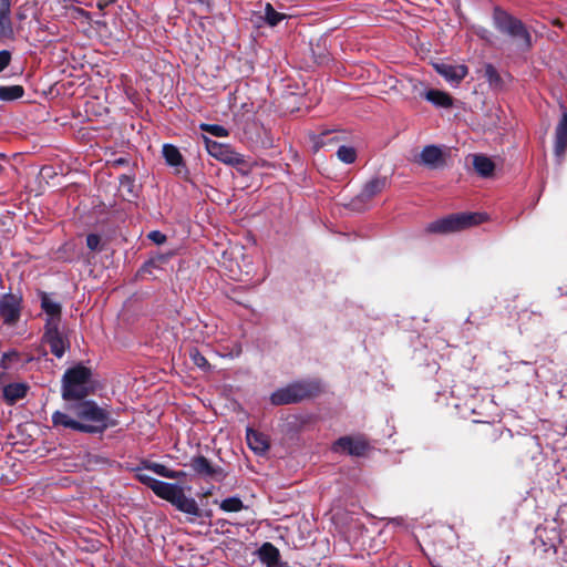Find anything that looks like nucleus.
Returning a JSON list of instances; mask_svg holds the SVG:
<instances>
[{
	"mask_svg": "<svg viewBox=\"0 0 567 567\" xmlns=\"http://www.w3.org/2000/svg\"><path fill=\"white\" fill-rule=\"evenodd\" d=\"M92 370L82 363L65 370L61 380V396L65 401L64 410L52 413V427L59 432L71 430L86 434H102L114 427L118 421L87 396L91 386Z\"/></svg>",
	"mask_w": 567,
	"mask_h": 567,
	"instance_id": "1",
	"label": "nucleus"
},
{
	"mask_svg": "<svg viewBox=\"0 0 567 567\" xmlns=\"http://www.w3.org/2000/svg\"><path fill=\"white\" fill-rule=\"evenodd\" d=\"M143 470L152 471L162 477L172 480H181L186 477V473L184 471H174L162 463H156L146 458H142L138 465L132 468L134 472V477L141 484L151 488L157 497L171 503L179 512L192 515L194 517H202V511L197 502L192 497H187L182 486L158 481L143 473Z\"/></svg>",
	"mask_w": 567,
	"mask_h": 567,
	"instance_id": "2",
	"label": "nucleus"
},
{
	"mask_svg": "<svg viewBox=\"0 0 567 567\" xmlns=\"http://www.w3.org/2000/svg\"><path fill=\"white\" fill-rule=\"evenodd\" d=\"M322 392V383L319 380L305 379L277 389L271 393L270 402L276 406L297 404L306 400L318 398Z\"/></svg>",
	"mask_w": 567,
	"mask_h": 567,
	"instance_id": "3",
	"label": "nucleus"
},
{
	"mask_svg": "<svg viewBox=\"0 0 567 567\" xmlns=\"http://www.w3.org/2000/svg\"><path fill=\"white\" fill-rule=\"evenodd\" d=\"M485 215L481 213H455L431 221L425 227V233L447 235L462 231L485 221Z\"/></svg>",
	"mask_w": 567,
	"mask_h": 567,
	"instance_id": "4",
	"label": "nucleus"
},
{
	"mask_svg": "<svg viewBox=\"0 0 567 567\" xmlns=\"http://www.w3.org/2000/svg\"><path fill=\"white\" fill-rule=\"evenodd\" d=\"M493 21L499 32L522 40L523 50L529 51L532 49V35L522 20L508 13L503 8L495 7L493 10Z\"/></svg>",
	"mask_w": 567,
	"mask_h": 567,
	"instance_id": "5",
	"label": "nucleus"
},
{
	"mask_svg": "<svg viewBox=\"0 0 567 567\" xmlns=\"http://www.w3.org/2000/svg\"><path fill=\"white\" fill-rule=\"evenodd\" d=\"M390 186L386 176H375L368 181L360 193L354 196L346 206L353 212H364L371 207L374 197L383 193Z\"/></svg>",
	"mask_w": 567,
	"mask_h": 567,
	"instance_id": "6",
	"label": "nucleus"
},
{
	"mask_svg": "<svg viewBox=\"0 0 567 567\" xmlns=\"http://www.w3.org/2000/svg\"><path fill=\"white\" fill-rule=\"evenodd\" d=\"M23 311V295L20 290L0 295V319L6 327H16Z\"/></svg>",
	"mask_w": 567,
	"mask_h": 567,
	"instance_id": "7",
	"label": "nucleus"
},
{
	"mask_svg": "<svg viewBox=\"0 0 567 567\" xmlns=\"http://www.w3.org/2000/svg\"><path fill=\"white\" fill-rule=\"evenodd\" d=\"M41 342L50 347L51 353L61 359L70 349V340L66 334L60 330V324L44 323Z\"/></svg>",
	"mask_w": 567,
	"mask_h": 567,
	"instance_id": "8",
	"label": "nucleus"
},
{
	"mask_svg": "<svg viewBox=\"0 0 567 567\" xmlns=\"http://www.w3.org/2000/svg\"><path fill=\"white\" fill-rule=\"evenodd\" d=\"M370 445L367 439L362 435L352 436L344 435L339 437L332 444V451L334 453H344L351 456H364L369 451Z\"/></svg>",
	"mask_w": 567,
	"mask_h": 567,
	"instance_id": "9",
	"label": "nucleus"
},
{
	"mask_svg": "<svg viewBox=\"0 0 567 567\" xmlns=\"http://www.w3.org/2000/svg\"><path fill=\"white\" fill-rule=\"evenodd\" d=\"M37 296L40 300V308L45 313L47 318L44 323L61 324L62 321V305L56 299L55 292H47L38 289Z\"/></svg>",
	"mask_w": 567,
	"mask_h": 567,
	"instance_id": "10",
	"label": "nucleus"
},
{
	"mask_svg": "<svg viewBox=\"0 0 567 567\" xmlns=\"http://www.w3.org/2000/svg\"><path fill=\"white\" fill-rule=\"evenodd\" d=\"M189 466L195 474L216 482H221L227 476V473L223 467L212 464V462L204 455L193 456L189 460Z\"/></svg>",
	"mask_w": 567,
	"mask_h": 567,
	"instance_id": "11",
	"label": "nucleus"
},
{
	"mask_svg": "<svg viewBox=\"0 0 567 567\" xmlns=\"http://www.w3.org/2000/svg\"><path fill=\"white\" fill-rule=\"evenodd\" d=\"M205 145L207 152L213 157L225 164L239 165L244 163L243 156L235 152L229 145L221 144L210 138H205Z\"/></svg>",
	"mask_w": 567,
	"mask_h": 567,
	"instance_id": "12",
	"label": "nucleus"
},
{
	"mask_svg": "<svg viewBox=\"0 0 567 567\" xmlns=\"http://www.w3.org/2000/svg\"><path fill=\"white\" fill-rule=\"evenodd\" d=\"M416 163L429 169H442L446 165V154L437 145H426L421 151Z\"/></svg>",
	"mask_w": 567,
	"mask_h": 567,
	"instance_id": "13",
	"label": "nucleus"
},
{
	"mask_svg": "<svg viewBox=\"0 0 567 567\" xmlns=\"http://www.w3.org/2000/svg\"><path fill=\"white\" fill-rule=\"evenodd\" d=\"M434 70L451 83L458 84L468 73V69L464 64H450L437 62L433 64Z\"/></svg>",
	"mask_w": 567,
	"mask_h": 567,
	"instance_id": "14",
	"label": "nucleus"
},
{
	"mask_svg": "<svg viewBox=\"0 0 567 567\" xmlns=\"http://www.w3.org/2000/svg\"><path fill=\"white\" fill-rule=\"evenodd\" d=\"M567 151V112H563L555 130L554 153L558 161H563Z\"/></svg>",
	"mask_w": 567,
	"mask_h": 567,
	"instance_id": "15",
	"label": "nucleus"
},
{
	"mask_svg": "<svg viewBox=\"0 0 567 567\" xmlns=\"http://www.w3.org/2000/svg\"><path fill=\"white\" fill-rule=\"evenodd\" d=\"M246 441L248 446L259 455L265 454L270 447L267 435L252 429H247Z\"/></svg>",
	"mask_w": 567,
	"mask_h": 567,
	"instance_id": "16",
	"label": "nucleus"
},
{
	"mask_svg": "<svg viewBox=\"0 0 567 567\" xmlns=\"http://www.w3.org/2000/svg\"><path fill=\"white\" fill-rule=\"evenodd\" d=\"M12 35L11 2L10 0H0V38H11Z\"/></svg>",
	"mask_w": 567,
	"mask_h": 567,
	"instance_id": "17",
	"label": "nucleus"
},
{
	"mask_svg": "<svg viewBox=\"0 0 567 567\" xmlns=\"http://www.w3.org/2000/svg\"><path fill=\"white\" fill-rule=\"evenodd\" d=\"M420 95L437 107L450 109L453 106V97L444 91L430 89L425 92H420Z\"/></svg>",
	"mask_w": 567,
	"mask_h": 567,
	"instance_id": "18",
	"label": "nucleus"
},
{
	"mask_svg": "<svg viewBox=\"0 0 567 567\" xmlns=\"http://www.w3.org/2000/svg\"><path fill=\"white\" fill-rule=\"evenodd\" d=\"M259 559L267 567H277L280 560L279 549L271 543H264L258 549Z\"/></svg>",
	"mask_w": 567,
	"mask_h": 567,
	"instance_id": "19",
	"label": "nucleus"
},
{
	"mask_svg": "<svg viewBox=\"0 0 567 567\" xmlns=\"http://www.w3.org/2000/svg\"><path fill=\"white\" fill-rule=\"evenodd\" d=\"M28 390L24 383H9L3 388V398L8 404H14L27 395Z\"/></svg>",
	"mask_w": 567,
	"mask_h": 567,
	"instance_id": "20",
	"label": "nucleus"
},
{
	"mask_svg": "<svg viewBox=\"0 0 567 567\" xmlns=\"http://www.w3.org/2000/svg\"><path fill=\"white\" fill-rule=\"evenodd\" d=\"M473 167L480 176L489 177L494 173L495 164L486 155L476 154L473 156Z\"/></svg>",
	"mask_w": 567,
	"mask_h": 567,
	"instance_id": "21",
	"label": "nucleus"
},
{
	"mask_svg": "<svg viewBox=\"0 0 567 567\" xmlns=\"http://www.w3.org/2000/svg\"><path fill=\"white\" fill-rule=\"evenodd\" d=\"M24 95L22 85H0V101L11 102L21 99Z\"/></svg>",
	"mask_w": 567,
	"mask_h": 567,
	"instance_id": "22",
	"label": "nucleus"
},
{
	"mask_svg": "<svg viewBox=\"0 0 567 567\" xmlns=\"http://www.w3.org/2000/svg\"><path fill=\"white\" fill-rule=\"evenodd\" d=\"M163 156L169 166L177 167L184 162L179 150L173 144H164Z\"/></svg>",
	"mask_w": 567,
	"mask_h": 567,
	"instance_id": "23",
	"label": "nucleus"
},
{
	"mask_svg": "<svg viewBox=\"0 0 567 567\" xmlns=\"http://www.w3.org/2000/svg\"><path fill=\"white\" fill-rule=\"evenodd\" d=\"M285 13L277 12L271 3L265 6V21L270 27H276L279 22L286 19Z\"/></svg>",
	"mask_w": 567,
	"mask_h": 567,
	"instance_id": "24",
	"label": "nucleus"
},
{
	"mask_svg": "<svg viewBox=\"0 0 567 567\" xmlns=\"http://www.w3.org/2000/svg\"><path fill=\"white\" fill-rule=\"evenodd\" d=\"M166 260H167V258L164 255H159L155 258H151L142 265V267L138 270V274L141 276L146 275V274L152 275V269L159 268V266L162 264H164Z\"/></svg>",
	"mask_w": 567,
	"mask_h": 567,
	"instance_id": "25",
	"label": "nucleus"
},
{
	"mask_svg": "<svg viewBox=\"0 0 567 567\" xmlns=\"http://www.w3.org/2000/svg\"><path fill=\"white\" fill-rule=\"evenodd\" d=\"M484 76L492 86H501L503 81L496 68L487 63L484 68Z\"/></svg>",
	"mask_w": 567,
	"mask_h": 567,
	"instance_id": "26",
	"label": "nucleus"
},
{
	"mask_svg": "<svg viewBox=\"0 0 567 567\" xmlns=\"http://www.w3.org/2000/svg\"><path fill=\"white\" fill-rule=\"evenodd\" d=\"M337 157L346 164H352L357 159V151L351 146L342 145L337 151Z\"/></svg>",
	"mask_w": 567,
	"mask_h": 567,
	"instance_id": "27",
	"label": "nucleus"
},
{
	"mask_svg": "<svg viewBox=\"0 0 567 567\" xmlns=\"http://www.w3.org/2000/svg\"><path fill=\"white\" fill-rule=\"evenodd\" d=\"M243 508H245L243 501L236 496L225 498L220 503V509L224 512H239Z\"/></svg>",
	"mask_w": 567,
	"mask_h": 567,
	"instance_id": "28",
	"label": "nucleus"
},
{
	"mask_svg": "<svg viewBox=\"0 0 567 567\" xmlns=\"http://www.w3.org/2000/svg\"><path fill=\"white\" fill-rule=\"evenodd\" d=\"M482 435L487 442H496L503 435V431L489 423H485L482 430Z\"/></svg>",
	"mask_w": 567,
	"mask_h": 567,
	"instance_id": "29",
	"label": "nucleus"
},
{
	"mask_svg": "<svg viewBox=\"0 0 567 567\" xmlns=\"http://www.w3.org/2000/svg\"><path fill=\"white\" fill-rule=\"evenodd\" d=\"M189 357L193 361V363L200 368L202 370H209L210 369V364L208 362V360L205 358V355L196 348L192 349L190 352H189Z\"/></svg>",
	"mask_w": 567,
	"mask_h": 567,
	"instance_id": "30",
	"label": "nucleus"
},
{
	"mask_svg": "<svg viewBox=\"0 0 567 567\" xmlns=\"http://www.w3.org/2000/svg\"><path fill=\"white\" fill-rule=\"evenodd\" d=\"M200 128L204 132H207L212 134L213 136L217 137H224L228 135V131L223 126L218 124H202Z\"/></svg>",
	"mask_w": 567,
	"mask_h": 567,
	"instance_id": "31",
	"label": "nucleus"
},
{
	"mask_svg": "<svg viewBox=\"0 0 567 567\" xmlns=\"http://www.w3.org/2000/svg\"><path fill=\"white\" fill-rule=\"evenodd\" d=\"M120 186L123 189H126V192L132 196L135 197L134 187H135V181L133 177L127 175H121L120 176Z\"/></svg>",
	"mask_w": 567,
	"mask_h": 567,
	"instance_id": "32",
	"label": "nucleus"
},
{
	"mask_svg": "<svg viewBox=\"0 0 567 567\" xmlns=\"http://www.w3.org/2000/svg\"><path fill=\"white\" fill-rule=\"evenodd\" d=\"M101 240L102 239H101L100 235L89 234L86 236V246L92 251H101L102 250Z\"/></svg>",
	"mask_w": 567,
	"mask_h": 567,
	"instance_id": "33",
	"label": "nucleus"
},
{
	"mask_svg": "<svg viewBox=\"0 0 567 567\" xmlns=\"http://www.w3.org/2000/svg\"><path fill=\"white\" fill-rule=\"evenodd\" d=\"M147 237L155 244L162 245L167 240V237L165 234H163L159 230H153L151 231Z\"/></svg>",
	"mask_w": 567,
	"mask_h": 567,
	"instance_id": "34",
	"label": "nucleus"
},
{
	"mask_svg": "<svg viewBox=\"0 0 567 567\" xmlns=\"http://www.w3.org/2000/svg\"><path fill=\"white\" fill-rule=\"evenodd\" d=\"M329 134H330V132H323V133H321L319 135H316L313 137V148H315L316 152L319 151L322 146L326 145V143H327L326 137Z\"/></svg>",
	"mask_w": 567,
	"mask_h": 567,
	"instance_id": "35",
	"label": "nucleus"
},
{
	"mask_svg": "<svg viewBox=\"0 0 567 567\" xmlns=\"http://www.w3.org/2000/svg\"><path fill=\"white\" fill-rule=\"evenodd\" d=\"M11 52L8 50L0 51V73L10 64Z\"/></svg>",
	"mask_w": 567,
	"mask_h": 567,
	"instance_id": "36",
	"label": "nucleus"
},
{
	"mask_svg": "<svg viewBox=\"0 0 567 567\" xmlns=\"http://www.w3.org/2000/svg\"><path fill=\"white\" fill-rule=\"evenodd\" d=\"M12 358H18V352L10 351V352L3 353L2 358H1V367L4 369L8 368L6 361H10Z\"/></svg>",
	"mask_w": 567,
	"mask_h": 567,
	"instance_id": "37",
	"label": "nucleus"
},
{
	"mask_svg": "<svg viewBox=\"0 0 567 567\" xmlns=\"http://www.w3.org/2000/svg\"><path fill=\"white\" fill-rule=\"evenodd\" d=\"M115 1L116 0H97L96 7L100 10H103L104 8H106L107 6H110L111 3L115 2Z\"/></svg>",
	"mask_w": 567,
	"mask_h": 567,
	"instance_id": "38",
	"label": "nucleus"
},
{
	"mask_svg": "<svg viewBox=\"0 0 567 567\" xmlns=\"http://www.w3.org/2000/svg\"><path fill=\"white\" fill-rule=\"evenodd\" d=\"M523 446L530 447V446H537L536 439L535 437H527L523 442Z\"/></svg>",
	"mask_w": 567,
	"mask_h": 567,
	"instance_id": "39",
	"label": "nucleus"
},
{
	"mask_svg": "<svg viewBox=\"0 0 567 567\" xmlns=\"http://www.w3.org/2000/svg\"><path fill=\"white\" fill-rule=\"evenodd\" d=\"M127 164H128V161L124 157H120L113 162L114 166H123V165H127Z\"/></svg>",
	"mask_w": 567,
	"mask_h": 567,
	"instance_id": "40",
	"label": "nucleus"
},
{
	"mask_svg": "<svg viewBox=\"0 0 567 567\" xmlns=\"http://www.w3.org/2000/svg\"><path fill=\"white\" fill-rule=\"evenodd\" d=\"M567 515V504H564L558 509V515Z\"/></svg>",
	"mask_w": 567,
	"mask_h": 567,
	"instance_id": "41",
	"label": "nucleus"
},
{
	"mask_svg": "<svg viewBox=\"0 0 567 567\" xmlns=\"http://www.w3.org/2000/svg\"><path fill=\"white\" fill-rule=\"evenodd\" d=\"M472 318H475V312H474V311H472V312L470 313V316H468V318H467V320H466V321L472 323Z\"/></svg>",
	"mask_w": 567,
	"mask_h": 567,
	"instance_id": "42",
	"label": "nucleus"
},
{
	"mask_svg": "<svg viewBox=\"0 0 567 567\" xmlns=\"http://www.w3.org/2000/svg\"><path fill=\"white\" fill-rule=\"evenodd\" d=\"M421 82H412L413 90H417V86L421 85Z\"/></svg>",
	"mask_w": 567,
	"mask_h": 567,
	"instance_id": "43",
	"label": "nucleus"
},
{
	"mask_svg": "<svg viewBox=\"0 0 567 567\" xmlns=\"http://www.w3.org/2000/svg\"><path fill=\"white\" fill-rule=\"evenodd\" d=\"M81 13H86L83 9H78Z\"/></svg>",
	"mask_w": 567,
	"mask_h": 567,
	"instance_id": "44",
	"label": "nucleus"
},
{
	"mask_svg": "<svg viewBox=\"0 0 567 567\" xmlns=\"http://www.w3.org/2000/svg\"><path fill=\"white\" fill-rule=\"evenodd\" d=\"M434 567H437V566H434Z\"/></svg>",
	"mask_w": 567,
	"mask_h": 567,
	"instance_id": "45",
	"label": "nucleus"
}]
</instances>
